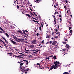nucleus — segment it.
<instances>
[{
	"mask_svg": "<svg viewBox=\"0 0 74 74\" xmlns=\"http://www.w3.org/2000/svg\"><path fill=\"white\" fill-rule=\"evenodd\" d=\"M28 69H25L24 72H25V73L26 74L27 73V71H28L29 70V68H27Z\"/></svg>",
	"mask_w": 74,
	"mask_h": 74,
	"instance_id": "nucleus-6",
	"label": "nucleus"
},
{
	"mask_svg": "<svg viewBox=\"0 0 74 74\" xmlns=\"http://www.w3.org/2000/svg\"><path fill=\"white\" fill-rule=\"evenodd\" d=\"M23 42H25V43H27L28 42L27 41H23Z\"/></svg>",
	"mask_w": 74,
	"mask_h": 74,
	"instance_id": "nucleus-45",
	"label": "nucleus"
},
{
	"mask_svg": "<svg viewBox=\"0 0 74 74\" xmlns=\"http://www.w3.org/2000/svg\"><path fill=\"white\" fill-rule=\"evenodd\" d=\"M35 47L36 48H38V45H35Z\"/></svg>",
	"mask_w": 74,
	"mask_h": 74,
	"instance_id": "nucleus-29",
	"label": "nucleus"
},
{
	"mask_svg": "<svg viewBox=\"0 0 74 74\" xmlns=\"http://www.w3.org/2000/svg\"><path fill=\"white\" fill-rule=\"evenodd\" d=\"M69 11H70V8H69V10H68L67 11V12L68 13L69 12Z\"/></svg>",
	"mask_w": 74,
	"mask_h": 74,
	"instance_id": "nucleus-40",
	"label": "nucleus"
},
{
	"mask_svg": "<svg viewBox=\"0 0 74 74\" xmlns=\"http://www.w3.org/2000/svg\"><path fill=\"white\" fill-rule=\"evenodd\" d=\"M11 41L15 45H17L18 44L17 43L15 42V41H13V40H11Z\"/></svg>",
	"mask_w": 74,
	"mask_h": 74,
	"instance_id": "nucleus-4",
	"label": "nucleus"
},
{
	"mask_svg": "<svg viewBox=\"0 0 74 74\" xmlns=\"http://www.w3.org/2000/svg\"><path fill=\"white\" fill-rule=\"evenodd\" d=\"M67 39H66V38H65L64 40H65V41H67L68 40H67Z\"/></svg>",
	"mask_w": 74,
	"mask_h": 74,
	"instance_id": "nucleus-41",
	"label": "nucleus"
},
{
	"mask_svg": "<svg viewBox=\"0 0 74 74\" xmlns=\"http://www.w3.org/2000/svg\"><path fill=\"white\" fill-rule=\"evenodd\" d=\"M39 29H40V30L41 31L42 29L41 27H39Z\"/></svg>",
	"mask_w": 74,
	"mask_h": 74,
	"instance_id": "nucleus-36",
	"label": "nucleus"
},
{
	"mask_svg": "<svg viewBox=\"0 0 74 74\" xmlns=\"http://www.w3.org/2000/svg\"><path fill=\"white\" fill-rule=\"evenodd\" d=\"M18 39H19V38L18 39H17L16 38V39H15V40H16V41H17V42H19L20 41V40H18Z\"/></svg>",
	"mask_w": 74,
	"mask_h": 74,
	"instance_id": "nucleus-19",
	"label": "nucleus"
},
{
	"mask_svg": "<svg viewBox=\"0 0 74 74\" xmlns=\"http://www.w3.org/2000/svg\"><path fill=\"white\" fill-rule=\"evenodd\" d=\"M57 43V41H56L54 40L53 42L52 43V45L54 46L56 45Z\"/></svg>",
	"mask_w": 74,
	"mask_h": 74,
	"instance_id": "nucleus-3",
	"label": "nucleus"
},
{
	"mask_svg": "<svg viewBox=\"0 0 74 74\" xmlns=\"http://www.w3.org/2000/svg\"><path fill=\"white\" fill-rule=\"evenodd\" d=\"M40 50L36 49L34 50H32V51H34V52L33 53V54L35 53V54H36L37 53V52L39 51H40Z\"/></svg>",
	"mask_w": 74,
	"mask_h": 74,
	"instance_id": "nucleus-2",
	"label": "nucleus"
},
{
	"mask_svg": "<svg viewBox=\"0 0 74 74\" xmlns=\"http://www.w3.org/2000/svg\"><path fill=\"white\" fill-rule=\"evenodd\" d=\"M23 33L25 35H27V36H28V34L25 33V31L24 30L23 31Z\"/></svg>",
	"mask_w": 74,
	"mask_h": 74,
	"instance_id": "nucleus-15",
	"label": "nucleus"
},
{
	"mask_svg": "<svg viewBox=\"0 0 74 74\" xmlns=\"http://www.w3.org/2000/svg\"><path fill=\"white\" fill-rule=\"evenodd\" d=\"M40 24H41V25L42 26V27H43V24H42V23L41 22H40Z\"/></svg>",
	"mask_w": 74,
	"mask_h": 74,
	"instance_id": "nucleus-22",
	"label": "nucleus"
},
{
	"mask_svg": "<svg viewBox=\"0 0 74 74\" xmlns=\"http://www.w3.org/2000/svg\"><path fill=\"white\" fill-rule=\"evenodd\" d=\"M54 64H55V65H53V69H57V67L60 66V63L59 61H56L54 62Z\"/></svg>",
	"mask_w": 74,
	"mask_h": 74,
	"instance_id": "nucleus-1",
	"label": "nucleus"
},
{
	"mask_svg": "<svg viewBox=\"0 0 74 74\" xmlns=\"http://www.w3.org/2000/svg\"><path fill=\"white\" fill-rule=\"evenodd\" d=\"M53 58H54V59H56V56H54V57H53Z\"/></svg>",
	"mask_w": 74,
	"mask_h": 74,
	"instance_id": "nucleus-30",
	"label": "nucleus"
},
{
	"mask_svg": "<svg viewBox=\"0 0 74 74\" xmlns=\"http://www.w3.org/2000/svg\"><path fill=\"white\" fill-rule=\"evenodd\" d=\"M62 50L64 51H66V49H64L62 50H61V51H62Z\"/></svg>",
	"mask_w": 74,
	"mask_h": 74,
	"instance_id": "nucleus-32",
	"label": "nucleus"
},
{
	"mask_svg": "<svg viewBox=\"0 0 74 74\" xmlns=\"http://www.w3.org/2000/svg\"><path fill=\"white\" fill-rule=\"evenodd\" d=\"M2 31L3 32V33H5V31H4V30H3V29Z\"/></svg>",
	"mask_w": 74,
	"mask_h": 74,
	"instance_id": "nucleus-54",
	"label": "nucleus"
},
{
	"mask_svg": "<svg viewBox=\"0 0 74 74\" xmlns=\"http://www.w3.org/2000/svg\"><path fill=\"white\" fill-rule=\"evenodd\" d=\"M14 56H15L16 57H17V58H19V57L23 58V57H21V56H20H20H15V55H13V57H14Z\"/></svg>",
	"mask_w": 74,
	"mask_h": 74,
	"instance_id": "nucleus-12",
	"label": "nucleus"
},
{
	"mask_svg": "<svg viewBox=\"0 0 74 74\" xmlns=\"http://www.w3.org/2000/svg\"><path fill=\"white\" fill-rule=\"evenodd\" d=\"M59 17H62V15L61 14H60L59 16Z\"/></svg>",
	"mask_w": 74,
	"mask_h": 74,
	"instance_id": "nucleus-55",
	"label": "nucleus"
},
{
	"mask_svg": "<svg viewBox=\"0 0 74 74\" xmlns=\"http://www.w3.org/2000/svg\"><path fill=\"white\" fill-rule=\"evenodd\" d=\"M23 60L25 61V62H26V65H27L28 64V61H27V60L26 61L25 60Z\"/></svg>",
	"mask_w": 74,
	"mask_h": 74,
	"instance_id": "nucleus-17",
	"label": "nucleus"
},
{
	"mask_svg": "<svg viewBox=\"0 0 74 74\" xmlns=\"http://www.w3.org/2000/svg\"><path fill=\"white\" fill-rule=\"evenodd\" d=\"M29 51V50H26L25 51V53H28V51Z\"/></svg>",
	"mask_w": 74,
	"mask_h": 74,
	"instance_id": "nucleus-14",
	"label": "nucleus"
},
{
	"mask_svg": "<svg viewBox=\"0 0 74 74\" xmlns=\"http://www.w3.org/2000/svg\"><path fill=\"white\" fill-rule=\"evenodd\" d=\"M58 29H59V25H58Z\"/></svg>",
	"mask_w": 74,
	"mask_h": 74,
	"instance_id": "nucleus-58",
	"label": "nucleus"
},
{
	"mask_svg": "<svg viewBox=\"0 0 74 74\" xmlns=\"http://www.w3.org/2000/svg\"><path fill=\"white\" fill-rule=\"evenodd\" d=\"M53 69V66H52V67L49 69V71H50V70H52Z\"/></svg>",
	"mask_w": 74,
	"mask_h": 74,
	"instance_id": "nucleus-25",
	"label": "nucleus"
},
{
	"mask_svg": "<svg viewBox=\"0 0 74 74\" xmlns=\"http://www.w3.org/2000/svg\"><path fill=\"white\" fill-rule=\"evenodd\" d=\"M2 38L4 40L5 38V37H2Z\"/></svg>",
	"mask_w": 74,
	"mask_h": 74,
	"instance_id": "nucleus-63",
	"label": "nucleus"
},
{
	"mask_svg": "<svg viewBox=\"0 0 74 74\" xmlns=\"http://www.w3.org/2000/svg\"><path fill=\"white\" fill-rule=\"evenodd\" d=\"M67 2H68V1L67 0H66V3H67Z\"/></svg>",
	"mask_w": 74,
	"mask_h": 74,
	"instance_id": "nucleus-61",
	"label": "nucleus"
},
{
	"mask_svg": "<svg viewBox=\"0 0 74 74\" xmlns=\"http://www.w3.org/2000/svg\"><path fill=\"white\" fill-rule=\"evenodd\" d=\"M55 23H54L53 24L55 25L56 23H57V22H54Z\"/></svg>",
	"mask_w": 74,
	"mask_h": 74,
	"instance_id": "nucleus-43",
	"label": "nucleus"
},
{
	"mask_svg": "<svg viewBox=\"0 0 74 74\" xmlns=\"http://www.w3.org/2000/svg\"><path fill=\"white\" fill-rule=\"evenodd\" d=\"M72 29V27H69V30L71 29Z\"/></svg>",
	"mask_w": 74,
	"mask_h": 74,
	"instance_id": "nucleus-46",
	"label": "nucleus"
},
{
	"mask_svg": "<svg viewBox=\"0 0 74 74\" xmlns=\"http://www.w3.org/2000/svg\"><path fill=\"white\" fill-rule=\"evenodd\" d=\"M21 32L19 30H18V31H17V33L19 34V33H20Z\"/></svg>",
	"mask_w": 74,
	"mask_h": 74,
	"instance_id": "nucleus-38",
	"label": "nucleus"
},
{
	"mask_svg": "<svg viewBox=\"0 0 74 74\" xmlns=\"http://www.w3.org/2000/svg\"><path fill=\"white\" fill-rule=\"evenodd\" d=\"M21 62H22V61H21L20 62H18V63H19H19H21Z\"/></svg>",
	"mask_w": 74,
	"mask_h": 74,
	"instance_id": "nucleus-64",
	"label": "nucleus"
},
{
	"mask_svg": "<svg viewBox=\"0 0 74 74\" xmlns=\"http://www.w3.org/2000/svg\"><path fill=\"white\" fill-rule=\"evenodd\" d=\"M25 31L26 32V33H27L28 32L26 30H25Z\"/></svg>",
	"mask_w": 74,
	"mask_h": 74,
	"instance_id": "nucleus-57",
	"label": "nucleus"
},
{
	"mask_svg": "<svg viewBox=\"0 0 74 74\" xmlns=\"http://www.w3.org/2000/svg\"><path fill=\"white\" fill-rule=\"evenodd\" d=\"M36 35H37V36H39V34L38 33H37Z\"/></svg>",
	"mask_w": 74,
	"mask_h": 74,
	"instance_id": "nucleus-48",
	"label": "nucleus"
},
{
	"mask_svg": "<svg viewBox=\"0 0 74 74\" xmlns=\"http://www.w3.org/2000/svg\"><path fill=\"white\" fill-rule=\"evenodd\" d=\"M32 43L33 44H36V42H33L32 41Z\"/></svg>",
	"mask_w": 74,
	"mask_h": 74,
	"instance_id": "nucleus-31",
	"label": "nucleus"
},
{
	"mask_svg": "<svg viewBox=\"0 0 74 74\" xmlns=\"http://www.w3.org/2000/svg\"><path fill=\"white\" fill-rule=\"evenodd\" d=\"M72 30H71L70 31V33H72Z\"/></svg>",
	"mask_w": 74,
	"mask_h": 74,
	"instance_id": "nucleus-39",
	"label": "nucleus"
},
{
	"mask_svg": "<svg viewBox=\"0 0 74 74\" xmlns=\"http://www.w3.org/2000/svg\"><path fill=\"white\" fill-rule=\"evenodd\" d=\"M42 47V46H40V47H39V48H41Z\"/></svg>",
	"mask_w": 74,
	"mask_h": 74,
	"instance_id": "nucleus-60",
	"label": "nucleus"
},
{
	"mask_svg": "<svg viewBox=\"0 0 74 74\" xmlns=\"http://www.w3.org/2000/svg\"><path fill=\"white\" fill-rule=\"evenodd\" d=\"M10 49H11L12 51H13V49H12V47H10L9 48Z\"/></svg>",
	"mask_w": 74,
	"mask_h": 74,
	"instance_id": "nucleus-23",
	"label": "nucleus"
},
{
	"mask_svg": "<svg viewBox=\"0 0 74 74\" xmlns=\"http://www.w3.org/2000/svg\"><path fill=\"white\" fill-rule=\"evenodd\" d=\"M23 63H21V64H20V65L21 66L23 65Z\"/></svg>",
	"mask_w": 74,
	"mask_h": 74,
	"instance_id": "nucleus-42",
	"label": "nucleus"
},
{
	"mask_svg": "<svg viewBox=\"0 0 74 74\" xmlns=\"http://www.w3.org/2000/svg\"><path fill=\"white\" fill-rule=\"evenodd\" d=\"M5 35L7 36L8 38L9 37V35L6 33H5Z\"/></svg>",
	"mask_w": 74,
	"mask_h": 74,
	"instance_id": "nucleus-20",
	"label": "nucleus"
},
{
	"mask_svg": "<svg viewBox=\"0 0 74 74\" xmlns=\"http://www.w3.org/2000/svg\"><path fill=\"white\" fill-rule=\"evenodd\" d=\"M21 56H26V55H24V54H23L22 53H21Z\"/></svg>",
	"mask_w": 74,
	"mask_h": 74,
	"instance_id": "nucleus-21",
	"label": "nucleus"
},
{
	"mask_svg": "<svg viewBox=\"0 0 74 74\" xmlns=\"http://www.w3.org/2000/svg\"><path fill=\"white\" fill-rule=\"evenodd\" d=\"M47 37L46 38H50V35L49 34H47Z\"/></svg>",
	"mask_w": 74,
	"mask_h": 74,
	"instance_id": "nucleus-7",
	"label": "nucleus"
},
{
	"mask_svg": "<svg viewBox=\"0 0 74 74\" xmlns=\"http://www.w3.org/2000/svg\"><path fill=\"white\" fill-rule=\"evenodd\" d=\"M32 18H33V19H35V20H37V19L35 18H34L33 17H32Z\"/></svg>",
	"mask_w": 74,
	"mask_h": 74,
	"instance_id": "nucleus-52",
	"label": "nucleus"
},
{
	"mask_svg": "<svg viewBox=\"0 0 74 74\" xmlns=\"http://www.w3.org/2000/svg\"><path fill=\"white\" fill-rule=\"evenodd\" d=\"M31 14L32 15H33L34 16V15L33 14H32V13H31Z\"/></svg>",
	"mask_w": 74,
	"mask_h": 74,
	"instance_id": "nucleus-62",
	"label": "nucleus"
},
{
	"mask_svg": "<svg viewBox=\"0 0 74 74\" xmlns=\"http://www.w3.org/2000/svg\"><path fill=\"white\" fill-rule=\"evenodd\" d=\"M17 6V8L18 9H20L19 8V6H18V5H17V6Z\"/></svg>",
	"mask_w": 74,
	"mask_h": 74,
	"instance_id": "nucleus-37",
	"label": "nucleus"
},
{
	"mask_svg": "<svg viewBox=\"0 0 74 74\" xmlns=\"http://www.w3.org/2000/svg\"><path fill=\"white\" fill-rule=\"evenodd\" d=\"M71 22H69V25H70V26H71L72 25H71Z\"/></svg>",
	"mask_w": 74,
	"mask_h": 74,
	"instance_id": "nucleus-27",
	"label": "nucleus"
},
{
	"mask_svg": "<svg viewBox=\"0 0 74 74\" xmlns=\"http://www.w3.org/2000/svg\"><path fill=\"white\" fill-rule=\"evenodd\" d=\"M36 65H39L40 66V64L39 63H38L36 64Z\"/></svg>",
	"mask_w": 74,
	"mask_h": 74,
	"instance_id": "nucleus-47",
	"label": "nucleus"
},
{
	"mask_svg": "<svg viewBox=\"0 0 74 74\" xmlns=\"http://www.w3.org/2000/svg\"><path fill=\"white\" fill-rule=\"evenodd\" d=\"M41 43L42 44H44V40H43L42 41Z\"/></svg>",
	"mask_w": 74,
	"mask_h": 74,
	"instance_id": "nucleus-44",
	"label": "nucleus"
},
{
	"mask_svg": "<svg viewBox=\"0 0 74 74\" xmlns=\"http://www.w3.org/2000/svg\"><path fill=\"white\" fill-rule=\"evenodd\" d=\"M34 47V46L33 45H31L30 46L31 47H32V48H33Z\"/></svg>",
	"mask_w": 74,
	"mask_h": 74,
	"instance_id": "nucleus-51",
	"label": "nucleus"
},
{
	"mask_svg": "<svg viewBox=\"0 0 74 74\" xmlns=\"http://www.w3.org/2000/svg\"><path fill=\"white\" fill-rule=\"evenodd\" d=\"M33 21H34V22H36V23H38V21H35V20H33Z\"/></svg>",
	"mask_w": 74,
	"mask_h": 74,
	"instance_id": "nucleus-33",
	"label": "nucleus"
},
{
	"mask_svg": "<svg viewBox=\"0 0 74 74\" xmlns=\"http://www.w3.org/2000/svg\"><path fill=\"white\" fill-rule=\"evenodd\" d=\"M68 38H69V36L68 35L66 36L65 37V38L67 39H68Z\"/></svg>",
	"mask_w": 74,
	"mask_h": 74,
	"instance_id": "nucleus-18",
	"label": "nucleus"
},
{
	"mask_svg": "<svg viewBox=\"0 0 74 74\" xmlns=\"http://www.w3.org/2000/svg\"><path fill=\"white\" fill-rule=\"evenodd\" d=\"M8 54L10 56H11L12 57V54L13 53H8Z\"/></svg>",
	"mask_w": 74,
	"mask_h": 74,
	"instance_id": "nucleus-8",
	"label": "nucleus"
},
{
	"mask_svg": "<svg viewBox=\"0 0 74 74\" xmlns=\"http://www.w3.org/2000/svg\"><path fill=\"white\" fill-rule=\"evenodd\" d=\"M26 66L27 67V66H23V69L21 68V67H22L21 66V69H22L21 70V71H22L23 72H24V70H25V69H24L23 68H25Z\"/></svg>",
	"mask_w": 74,
	"mask_h": 74,
	"instance_id": "nucleus-5",
	"label": "nucleus"
},
{
	"mask_svg": "<svg viewBox=\"0 0 74 74\" xmlns=\"http://www.w3.org/2000/svg\"><path fill=\"white\" fill-rule=\"evenodd\" d=\"M18 40H19V41H21V42H23V41H24L25 40L24 39H18Z\"/></svg>",
	"mask_w": 74,
	"mask_h": 74,
	"instance_id": "nucleus-10",
	"label": "nucleus"
},
{
	"mask_svg": "<svg viewBox=\"0 0 74 74\" xmlns=\"http://www.w3.org/2000/svg\"><path fill=\"white\" fill-rule=\"evenodd\" d=\"M4 40H5V42H6V43H7L8 44V43L7 42H8V41H6V39L5 38V39H4Z\"/></svg>",
	"mask_w": 74,
	"mask_h": 74,
	"instance_id": "nucleus-35",
	"label": "nucleus"
},
{
	"mask_svg": "<svg viewBox=\"0 0 74 74\" xmlns=\"http://www.w3.org/2000/svg\"><path fill=\"white\" fill-rule=\"evenodd\" d=\"M58 44H57L56 45V47L57 48L58 47Z\"/></svg>",
	"mask_w": 74,
	"mask_h": 74,
	"instance_id": "nucleus-49",
	"label": "nucleus"
},
{
	"mask_svg": "<svg viewBox=\"0 0 74 74\" xmlns=\"http://www.w3.org/2000/svg\"><path fill=\"white\" fill-rule=\"evenodd\" d=\"M5 46V47H7V46L5 44V43L4 44H3Z\"/></svg>",
	"mask_w": 74,
	"mask_h": 74,
	"instance_id": "nucleus-56",
	"label": "nucleus"
},
{
	"mask_svg": "<svg viewBox=\"0 0 74 74\" xmlns=\"http://www.w3.org/2000/svg\"><path fill=\"white\" fill-rule=\"evenodd\" d=\"M66 47H67V48H68L69 47V45L67 44H66Z\"/></svg>",
	"mask_w": 74,
	"mask_h": 74,
	"instance_id": "nucleus-26",
	"label": "nucleus"
},
{
	"mask_svg": "<svg viewBox=\"0 0 74 74\" xmlns=\"http://www.w3.org/2000/svg\"><path fill=\"white\" fill-rule=\"evenodd\" d=\"M46 59L49 60V57H48V58H46Z\"/></svg>",
	"mask_w": 74,
	"mask_h": 74,
	"instance_id": "nucleus-50",
	"label": "nucleus"
},
{
	"mask_svg": "<svg viewBox=\"0 0 74 74\" xmlns=\"http://www.w3.org/2000/svg\"><path fill=\"white\" fill-rule=\"evenodd\" d=\"M69 73H68V72H66L64 73H63V74H68Z\"/></svg>",
	"mask_w": 74,
	"mask_h": 74,
	"instance_id": "nucleus-28",
	"label": "nucleus"
},
{
	"mask_svg": "<svg viewBox=\"0 0 74 74\" xmlns=\"http://www.w3.org/2000/svg\"><path fill=\"white\" fill-rule=\"evenodd\" d=\"M12 36H13V38L15 40L17 38L16 36H15L14 35H12Z\"/></svg>",
	"mask_w": 74,
	"mask_h": 74,
	"instance_id": "nucleus-13",
	"label": "nucleus"
},
{
	"mask_svg": "<svg viewBox=\"0 0 74 74\" xmlns=\"http://www.w3.org/2000/svg\"><path fill=\"white\" fill-rule=\"evenodd\" d=\"M50 43V42H47V43H46V44H49V43Z\"/></svg>",
	"mask_w": 74,
	"mask_h": 74,
	"instance_id": "nucleus-53",
	"label": "nucleus"
},
{
	"mask_svg": "<svg viewBox=\"0 0 74 74\" xmlns=\"http://www.w3.org/2000/svg\"><path fill=\"white\" fill-rule=\"evenodd\" d=\"M3 29L1 28V27H0V30H2ZM3 33V32L1 31L0 30V33L2 34Z\"/></svg>",
	"mask_w": 74,
	"mask_h": 74,
	"instance_id": "nucleus-9",
	"label": "nucleus"
},
{
	"mask_svg": "<svg viewBox=\"0 0 74 74\" xmlns=\"http://www.w3.org/2000/svg\"><path fill=\"white\" fill-rule=\"evenodd\" d=\"M54 21L56 22L57 19L55 18H54Z\"/></svg>",
	"mask_w": 74,
	"mask_h": 74,
	"instance_id": "nucleus-24",
	"label": "nucleus"
},
{
	"mask_svg": "<svg viewBox=\"0 0 74 74\" xmlns=\"http://www.w3.org/2000/svg\"><path fill=\"white\" fill-rule=\"evenodd\" d=\"M26 15L28 16L29 18L31 17V16L29 15L28 14H26Z\"/></svg>",
	"mask_w": 74,
	"mask_h": 74,
	"instance_id": "nucleus-11",
	"label": "nucleus"
},
{
	"mask_svg": "<svg viewBox=\"0 0 74 74\" xmlns=\"http://www.w3.org/2000/svg\"><path fill=\"white\" fill-rule=\"evenodd\" d=\"M58 36H56L55 38H55V39H54V40H57V39L58 38Z\"/></svg>",
	"mask_w": 74,
	"mask_h": 74,
	"instance_id": "nucleus-16",
	"label": "nucleus"
},
{
	"mask_svg": "<svg viewBox=\"0 0 74 74\" xmlns=\"http://www.w3.org/2000/svg\"><path fill=\"white\" fill-rule=\"evenodd\" d=\"M38 1H39V0H36V1L35 2H38Z\"/></svg>",
	"mask_w": 74,
	"mask_h": 74,
	"instance_id": "nucleus-59",
	"label": "nucleus"
},
{
	"mask_svg": "<svg viewBox=\"0 0 74 74\" xmlns=\"http://www.w3.org/2000/svg\"><path fill=\"white\" fill-rule=\"evenodd\" d=\"M36 40H34L32 42H36Z\"/></svg>",
	"mask_w": 74,
	"mask_h": 74,
	"instance_id": "nucleus-34",
	"label": "nucleus"
}]
</instances>
